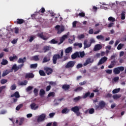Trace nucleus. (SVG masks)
<instances>
[{
    "instance_id": "nucleus-1",
    "label": "nucleus",
    "mask_w": 126,
    "mask_h": 126,
    "mask_svg": "<svg viewBox=\"0 0 126 126\" xmlns=\"http://www.w3.org/2000/svg\"><path fill=\"white\" fill-rule=\"evenodd\" d=\"M63 50H62L60 55L58 54H55L53 57V63L54 64H56L57 63V61L58 60H62L63 59Z\"/></svg>"
},
{
    "instance_id": "nucleus-2",
    "label": "nucleus",
    "mask_w": 126,
    "mask_h": 126,
    "mask_svg": "<svg viewBox=\"0 0 126 126\" xmlns=\"http://www.w3.org/2000/svg\"><path fill=\"white\" fill-rule=\"evenodd\" d=\"M55 29L57 30V34H61L64 31V27L63 26H61L60 25H57L55 27Z\"/></svg>"
},
{
    "instance_id": "nucleus-3",
    "label": "nucleus",
    "mask_w": 126,
    "mask_h": 126,
    "mask_svg": "<svg viewBox=\"0 0 126 126\" xmlns=\"http://www.w3.org/2000/svg\"><path fill=\"white\" fill-rule=\"evenodd\" d=\"M79 110H80V108H79V107L77 106L73 107L71 109V111L75 113L77 116H80V112H79Z\"/></svg>"
},
{
    "instance_id": "nucleus-4",
    "label": "nucleus",
    "mask_w": 126,
    "mask_h": 126,
    "mask_svg": "<svg viewBox=\"0 0 126 126\" xmlns=\"http://www.w3.org/2000/svg\"><path fill=\"white\" fill-rule=\"evenodd\" d=\"M76 63L75 61H69L65 65V68H72Z\"/></svg>"
},
{
    "instance_id": "nucleus-5",
    "label": "nucleus",
    "mask_w": 126,
    "mask_h": 126,
    "mask_svg": "<svg viewBox=\"0 0 126 126\" xmlns=\"http://www.w3.org/2000/svg\"><path fill=\"white\" fill-rule=\"evenodd\" d=\"M23 66H24V63L21 64L18 66H17L16 64H14L12 67V69L14 70L15 71H17L19 69H21Z\"/></svg>"
},
{
    "instance_id": "nucleus-6",
    "label": "nucleus",
    "mask_w": 126,
    "mask_h": 126,
    "mask_svg": "<svg viewBox=\"0 0 126 126\" xmlns=\"http://www.w3.org/2000/svg\"><path fill=\"white\" fill-rule=\"evenodd\" d=\"M47 35H48L47 33H45V34H43V32L38 34V37L41 38V39H42V40H44V41H47L48 40V39H49V37H48V36H47Z\"/></svg>"
},
{
    "instance_id": "nucleus-7",
    "label": "nucleus",
    "mask_w": 126,
    "mask_h": 126,
    "mask_svg": "<svg viewBox=\"0 0 126 126\" xmlns=\"http://www.w3.org/2000/svg\"><path fill=\"white\" fill-rule=\"evenodd\" d=\"M107 60H108V58H107L106 57L104 56L102 57L99 60L97 63V65H101V64H103V63H106Z\"/></svg>"
},
{
    "instance_id": "nucleus-8",
    "label": "nucleus",
    "mask_w": 126,
    "mask_h": 126,
    "mask_svg": "<svg viewBox=\"0 0 126 126\" xmlns=\"http://www.w3.org/2000/svg\"><path fill=\"white\" fill-rule=\"evenodd\" d=\"M44 70L45 71L46 73H47V75H50V74L53 73V69L52 68L45 67Z\"/></svg>"
},
{
    "instance_id": "nucleus-9",
    "label": "nucleus",
    "mask_w": 126,
    "mask_h": 126,
    "mask_svg": "<svg viewBox=\"0 0 126 126\" xmlns=\"http://www.w3.org/2000/svg\"><path fill=\"white\" fill-rule=\"evenodd\" d=\"M46 119V115L45 114H41L37 118V122L40 123L41 122H44V120Z\"/></svg>"
},
{
    "instance_id": "nucleus-10",
    "label": "nucleus",
    "mask_w": 126,
    "mask_h": 126,
    "mask_svg": "<svg viewBox=\"0 0 126 126\" xmlns=\"http://www.w3.org/2000/svg\"><path fill=\"white\" fill-rule=\"evenodd\" d=\"M94 63V60L93 59L91 60V58H88L86 60V62L84 63L83 65H84V66H86V65H88L89 63Z\"/></svg>"
},
{
    "instance_id": "nucleus-11",
    "label": "nucleus",
    "mask_w": 126,
    "mask_h": 126,
    "mask_svg": "<svg viewBox=\"0 0 126 126\" xmlns=\"http://www.w3.org/2000/svg\"><path fill=\"white\" fill-rule=\"evenodd\" d=\"M71 58L72 60H75V59H77V58H80V56H79V52L77 51L75 52L71 55Z\"/></svg>"
},
{
    "instance_id": "nucleus-12",
    "label": "nucleus",
    "mask_w": 126,
    "mask_h": 126,
    "mask_svg": "<svg viewBox=\"0 0 126 126\" xmlns=\"http://www.w3.org/2000/svg\"><path fill=\"white\" fill-rule=\"evenodd\" d=\"M106 106V103L104 102V101H101L99 102L98 106H97V108H100L101 109H103L104 107Z\"/></svg>"
},
{
    "instance_id": "nucleus-13",
    "label": "nucleus",
    "mask_w": 126,
    "mask_h": 126,
    "mask_svg": "<svg viewBox=\"0 0 126 126\" xmlns=\"http://www.w3.org/2000/svg\"><path fill=\"white\" fill-rule=\"evenodd\" d=\"M34 75L32 73H28L25 75V78H34Z\"/></svg>"
},
{
    "instance_id": "nucleus-14",
    "label": "nucleus",
    "mask_w": 126,
    "mask_h": 126,
    "mask_svg": "<svg viewBox=\"0 0 126 126\" xmlns=\"http://www.w3.org/2000/svg\"><path fill=\"white\" fill-rule=\"evenodd\" d=\"M11 97L13 98V97H15V98H20V94H19V92H16L13 94L11 95Z\"/></svg>"
},
{
    "instance_id": "nucleus-15",
    "label": "nucleus",
    "mask_w": 126,
    "mask_h": 126,
    "mask_svg": "<svg viewBox=\"0 0 126 126\" xmlns=\"http://www.w3.org/2000/svg\"><path fill=\"white\" fill-rule=\"evenodd\" d=\"M50 50H51V46H45L43 47V51L44 53H47Z\"/></svg>"
},
{
    "instance_id": "nucleus-16",
    "label": "nucleus",
    "mask_w": 126,
    "mask_h": 126,
    "mask_svg": "<svg viewBox=\"0 0 126 126\" xmlns=\"http://www.w3.org/2000/svg\"><path fill=\"white\" fill-rule=\"evenodd\" d=\"M31 108L32 110H37L39 108V106L37 105L36 106V103H32L31 104Z\"/></svg>"
},
{
    "instance_id": "nucleus-17",
    "label": "nucleus",
    "mask_w": 126,
    "mask_h": 126,
    "mask_svg": "<svg viewBox=\"0 0 126 126\" xmlns=\"http://www.w3.org/2000/svg\"><path fill=\"white\" fill-rule=\"evenodd\" d=\"M69 88H70V86L69 85L64 84L62 86V89H63L65 91H67Z\"/></svg>"
},
{
    "instance_id": "nucleus-18",
    "label": "nucleus",
    "mask_w": 126,
    "mask_h": 126,
    "mask_svg": "<svg viewBox=\"0 0 126 126\" xmlns=\"http://www.w3.org/2000/svg\"><path fill=\"white\" fill-rule=\"evenodd\" d=\"M102 49V46L100 44H96L94 48V51H99Z\"/></svg>"
},
{
    "instance_id": "nucleus-19",
    "label": "nucleus",
    "mask_w": 126,
    "mask_h": 126,
    "mask_svg": "<svg viewBox=\"0 0 126 126\" xmlns=\"http://www.w3.org/2000/svg\"><path fill=\"white\" fill-rule=\"evenodd\" d=\"M26 62V57H24L22 58H19L18 60V63H24Z\"/></svg>"
},
{
    "instance_id": "nucleus-20",
    "label": "nucleus",
    "mask_w": 126,
    "mask_h": 126,
    "mask_svg": "<svg viewBox=\"0 0 126 126\" xmlns=\"http://www.w3.org/2000/svg\"><path fill=\"white\" fill-rule=\"evenodd\" d=\"M64 52L65 54H69V53H71V52H72V47H69L66 48Z\"/></svg>"
},
{
    "instance_id": "nucleus-21",
    "label": "nucleus",
    "mask_w": 126,
    "mask_h": 126,
    "mask_svg": "<svg viewBox=\"0 0 126 126\" xmlns=\"http://www.w3.org/2000/svg\"><path fill=\"white\" fill-rule=\"evenodd\" d=\"M9 61L10 62H13L14 60H17V56L15 55V54H13V56H10L9 58Z\"/></svg>"
},
{
    "instance_id": "nucleus-22",
    "label": "nucleus",
    "mask_w": 126,
    "mask_h": 126,
    "mask_svg": "<svg viewBox=\"0 0 126 126\" xmlns=\"http://www.w3.org/2000/svg\"><path fill=\"white\" fill-rule=\"evenodd\" d=\"M0 64L2 65H6V64H8V61H7L6 59H3Z\"/></svg>"
},
{
    "instance_id": "nucleus-23",
    "label": "nucleus",
    "mask_w": 126,
    "mask_h": 126,
    "mask_svg": "<svg viewBox=\"0 0 126 126\" xmlns=\"http://www.w3.org/2000/svg\"><path fill=\"white\" fill-rule=\"evenodd\" d=\"M66 38H67V35H63L61 38L60 39V43L61 44L63 43V41H64V40H65V39H66Z\"/></svg>"
},
{
    "instance_id": "nucleus-24",
    "label": "nucleus",
    "mask_w": 126,
    "mask_h": 126,
    "mask_svg": "<svg viewBox=\"0 0 126 126\" xmlns=\"http://www.w3.org/2000/svg\"><path fill=\"white\" fill-rule=\"evenodd\" d=\"M69 113V109H67V108H65L62 111V114H68Z\"/></svg>"
},
{
    "instance_id": "nucleus-25",
    "label": "nucleus",
    "mask_w": 126,
    "mask_h": 126,
    "mask_svg": "<svg viewBox=\"0 0 126 126\" xmlns=\"http://www.w3.org/2000/svg\"><path fill=\"white\" fill-rule=\"evenodd\" d=\"M112 97L114 100H117V99H120L122 97V95L121 94H116L113 95Z\"/></svg>"
},
{
    "instance_id": "nucleus-26",
    "label": "nucleus",
    "mask_w": 126,
    "mask_h": 126,
    "mask_svg": "<svg viewBox=\"0 0 126 126\" xmlns=\"http://www.w3.org/2000/svg\"><path fill=\"white\" fill-rule=\"evenodd\" d=\"M91 94V93H90V92L86 93L84 95H83V99H86V98L90 97Z\"/></svg>"
},
{
    "instance_id": "nucleus-27",
    "label": "nucleus",
    "mask_w": 126,
    "mask_h": 126,
    "mask_svg": "<svg viewBox=\"0 0 126 126\" xmlns=\"http://www.w3.org/2000/svg\"><path fill=\"white\" fill-rule=\"evenodd\" d=\"M113 72L114 74H120V72L118 67L113 69Z\"/></svg>"
},
{
    "instance_id": "nucleus-28",
    "label": "nucleus",
    "mask_w": 126,
    "mask_h": 126,
    "mask_svg": "<svg viewBox=\"0 0 126 126\" xmlns=\"http://www.w3.org/2000/svg\"><path fill=\"white\" fill-rule=\"evenodd\" d=\"M22 23H24V20L22 19H17V24H22Z\"/></svg>"
},
{
    "instance_id": "nucleus-29",
    "label": "nucleus",
    "mask_w": 126,
    "mask_h": 126,
    "mask_svg": "<svg viewBox=\"0 0 126 126\" xmlns=\"http://www.w3.org/2000/svg\"><path fill=\"white\" fill-rule=\"evenodd\" d=\"M121 91V89H115L112 91L113 94H117V93H119L120 91Z\"/></svg>"
},
{
    "instance_id": "nucleus-30",
    "label": "nucleus",
    "mask_w": 126,
    "mask_h": 126,
    "mask_svg": "<svg viewBox=\"0 0 126 126\" xmlns=\"http://www.w3.org/2000/svg\"><path fill=\"white\" fill-rule=\"evenodd\" d=\"M96 38H97V40L101 39L102 41L105 40V37L102 35H99L96 36Z\"/></svg>"
},
{
    "instance_id": "nucleus-31",
    "label": "nucleus",
    "mask_w": 126,
    "mask_h": 126,
    "mask_svg": "<svg viewBox=\"0 0 126 126\" xmlns=\"http://www.w3.org/2000/svg\"><path fill=\"white\" fill-rule=\"evenodd\" d=\"M39 73L40 76H46V73L43 70H40L39 71Z\"/></svg>"
},
{
    "instance_id": "nucleus-32",
    "label": "nucleus",
    "mask_w": 126,
    "mask_h": 126,
    "mask_svg": "<svg viewBox=\"0 0 126 126\" xmlns=\"http://www.w3.org/2000/svg\"><path fill=\"white\" fill-rule=\"evenodd\" d=\"M46 94V92H45V90L44 89H42L39 91V95L40 96H44V94Z\"/></svg>"
},
{
    "instance_id": "nucleus-33",
    "label": "nucleus",
    "mask_w": 126,
    "mask_h": 126,
    "mask_svg": "<svg viewBox=\"0 0 126 126\" xmlns=\"http://www.w3.org/2000/svg\"><path fill=\"white\" fill-rule=\"evenodd\" d=\"M33 61L35 62H37V61L40 60V58H39V55H35L32 57Z\"/></svg>"
},
{
    "instance_id": "nucleus-34",
    "label": "nucleus",
    "mask_w": 126,
    "mask_h": 126,
    "mask_svg": "<svg viewBox=\"0 0 126 126\" xmlns=\"http://www.w3.org/2000/svg\"><path fill=\"white\" fill-rule=\"evenodd\" d=\"M50 58H47V57H44L43 58V60L42 61L43 63H48V62H50Z\"/></svg>"
},
{
    "instance_id": "nucleus-35",
    "label": "nucleus",
    "mask_w": 126,
    "mask_h": 126,
    "mask_svg": "<svg viewBox=\"0 0 126 126\" xmlns=\"http://www.w3.org/2000/svg\"><path fill=\"white\" fill-rule=\"evenodd\" d=\"M124 46H125L124 44H122V43L119 44L117 46V50H122Z\"/></svg>"
},
{
    "instance_id": "nucleus-36",
    "label": "nucleus",
    "mask_w": 126,
    "mask_h": 126,
    "mask_svg": "<svg viewBox=\"0 0 126 126\" xmlns=\"http://www.w3.org/2000/svg\"><path fill=\"white\" fill-rule=\"evenodd\" d=\"M73 45H74V47H76L78 46L79 47V48H82V43H74Z\"/></svg>"
},
{
    "instance_id": "nucleus-37",
    "label": "nucleus",
    "mask_w": 126,
    "mask_h": 126,
    "mask_svg": "<svg viewBox=\"0 0 126 126\" xmlns=\"http://www.w3.org/2000/svg\"><path fill=\"white\" fill-rule=\"evenodd\" d=\"M56 96V93L55 92H50L48 94V97H55Z\"/></svg>"
},
{
    "instance_id": "nucleus-38",
    "label": "nucleus",
    "mask_w": 126,
    "mask_h": 126,
    "mask_svg": "<svg viewBox=\"0 0 126 126\" xmlns=\"http://www.w3.org/2000/svg\"><path fill=\"white\" fill-rule=\"evenodd\" d=\"M28 81L26 80H24L23 82H21L19 84V85L23 86V85H27Z\"/></svg>"
},
{
    "instance_id": "nucleus-39",
    "label": "nucleus",
    "mask_w": 126,
    "mask_h": 126,
    "mask_svg": "<svg viewBox=\"0 0 126 126\" xmlns=\"http://www.w3.org/2000/svg\"><path fill=\"white\" fill-rule=\"evenodd\" d=\"M37 66H38V64L37 63L32 64L30 65L31 68H37Z\"/></svg>"
},
{
    "instance_id": "nucleus-40",
    "label": "nucleus",
    "mask_w": 126,
    "mask_h": 126,
    "mask_svg": "<svg viewBox=\"0 0 126 126\" xmlns=\"http://www.w3.org/2000/svg\"><path fill=\"white\" fill-rule=\"evenodd\" d=\"M9 72L7 70H6L5 71H3L2 74V77H4V76H6L7 74H8Z\"/></svg>"
},
{
    "instance_id": "nucleus-41",
    "label": "nucleus",
    "mask_w": 126,
    "mask_h": 126,
    "mask_svg": "<svg viewBox=\"0 0 126 126\" xmlns=\"http://www.w3.org/2000/svg\"><path fill=\"white\" fill-rule=\"evenodd\" d=\"M81 99V97L79 96L78 97H76L74 98L73 101L74 102H78V101H79V100H80Z\"/></svg>"
},
{
    "instance_id": "nucleus-42",
    "label": "nucleus",
    "mask_w": 126,
    "mask_h": 126,
    "mask_svg": "<svg viewBox=\"0 0 126 126\" xmlns=\"http://www.w3.org/2000/svg\"><path fill=\"white\" fill-rule=\"evenodd\" d=\"M80 58H84V56H85V53L84 51L79 52Z\"/></svg>"
},
{
    "instance_id": "nucleus-43",
    "label": "nucleus",
    "mask_w": 126,
    "mask_h": 126,
    "mask_svg": "<svg viewBox=\"0 0 126 126\" xmlns=\"http://www.w3.org/2000/svg\"><path fill=\"white\" fill-rule=\"evenodd\" d=\"M108 21H112V22H115L116 21V19L113 17H109L108 19Z\"/></svg>"
},
{
    "instance_id": "nucleus-44",
    "label": "nucleus",
    "mask_w": 126,
    "mask_h": 126,
    "mask_svg": "<svg viewBox=\"0 0 126 126\" xmlns=\"http://www.w3.org/2000/svg\"><path fill=\"white\" fill-rule=\"evenodd\" d=\"M121 19L122 20H125V19H126V14H125V12H123L122 13H121Z\"/></svg>"
},
{
    "instance_id": "nucleus-45",
    "label": "nucleus",
    "mask_w": 126,
    "mask_h": 126,
    "mask_svg": "<svg viewBox=\"0 0 126 126\" xmlns=\"http://www.w3.org/2000/svg\"><path fill=\"white\" fill-rule=\"evenodd\" d=\"M22 107H23V104H19L16 107V111H19V110H20Z\"/></svg>"
},
{
    "instance_id": "nucleus-46",
    "label": "nucleus",
    "mask_w": 126,
    "mask_h": 126,
    "mask_svg": "<svg viewBox=\"0 0 126 126\" xmlns=\"http://www.w3.org/2000/svg\"><path fill=\"white\" fill-rule=\"evenodd\" d=\"M49 43L50 44H58V41L55 40V39H53L50 41H49Z\"/></svg>"
},
{
    "instance_id": "nucleus-47",
    "label": "nucleus",
    "mask_w": 126,
    "mask_h": 126,
    "mask_svg": "<svg viewBox=\"0 0 126 126\" xmlns=\"http://www.w3.org/2000/svg\"><path fill=\"white\" fill-rule=\"evenodd\" d=\"M6 88V86H2L1 87H0V94L3 91V89H5Z\"/></svg>"
},
{
    "instance_id": "nucleus-48",
    "label": "nucleus",
    "mask_w": 126,
    "mask_h": 126,
    "mask_svg": "<svg viewBox=\"0 0 126 126\" xmlns=\"http://www.w3.org/2000/svg\"><path fill=\"white\" fill-rule=\"evenodd\" d=\"M83 89V88L82 87H77L74 90V91L76 92V91H81Z\"/></svg>"
},
{
    "instance_id": "nucleus-49",
    "label": "nucleus",
    "mask_w": 126,
    "mask_h": 126,
    "mask_svg": "<svg viewBox=\"0 0 126 126\" xmlns=\"http://www.w3.org/2000/svg\"><path fill=\"white\" fill-rule=\"evenodd\" d=\"M38 92H39V90L38 89H34L33 90V93L35 96H37L38 95Z\"/></svg>"
},
{
    "instance_id": "nucleus-50",
    "label": "nucleus",
    "mask_w": 126,
    "mask_h": 126,
    "mask_svg": "<svg viewBox=\"0 0 126 126\" xmlns=\"http://www.w3.org/2000/svg\"><path fill=\"white\" fill-rule=\"evenodd\" d=\"M7 82V80L3 79L1 80L0 83L1 84H5Z\"/></svg>"
},
{
    "instance_id": "nucleus-51",
    "label": "nucleus",
    "mask_w": 126,
    "mask_h": 126,
    "mask_svg": "<svg viewBox=\"0 0 126 126\" xmlns=\"http://www.w3.org/2000/svg\"><path fill=\"white\" fill-rule=\"evenodd\" d=\"M118 67L120 72H121V71H124L125 70V67L124 66H119Z\"/></svg>"
},
{
    "instance_id": "nucleus-52",
    "label": "nucleus",
    "mask_w": 126,
    "mask_h": 126,
    "mask_svg": "<svg viewBox=\"0 0 126 126\" xmlns=\"http://www.w3.org/2000/svg\"><path fill=\"white\" fill-rule=\"evenodd\" d=\"M36 37L35 36H30V38L29 39V42H32L35 38Z\"/></svg>"
},
{
    "instance_id": "nucleus-53",
    "label": "nucleus",
    "mask_w": 126,
    "mask_h": 126,
    "mask_svg": "<svg viewBox=\"0 0 126 126\" xmlns=\"http://www.w3.org/2000/svg\"><path fill=\"white\" fill-rule=\"evenodd\" d=\"M95 112V110L94 108H91L89 109V114H92Z\"/></svg>"
},
{
    "instance_id": "nucleus-54",
    "label": "nucleus",
    "mask_w": 126,
    "mask_h": 126,
    "mask_svg": "<svg viewBox=\"0 0 126 126\" xmlns=\"http://www.w3.org/2000/svg\"><path fill=\"white\" fill-rule=\"evenodd\" d=\"M91 46V43L88 44L87 43H84V49H86V48H89Z\"/></svg>"
},
{
    "instance_id": "nucleus-55",
    "label": "nucleus",
    "mask_w": 126,
    "mask_h": 126,
    "mask_svg": "<svg viewBox=\"0 0 126 126\" xmlns=\"http://www.w3.org/2000/svg\"><path fill=\"white\" fill-rule=\"evenodd\" d=\"M78 16H80V17H84L85 16V13L83 12L79 13Z\"/></svg>"
},
{
    "instance_id": "nucleus-56",
    "label": "nucleus",
    "mask_w": 126,
    "mask_h": 126,
    "mask_svg": "<svg viewBox=\"0 0 126 126\" xmlns=\"http://www.w3.org/2000/svg\"><path fill=\"white\" fill-rule=\"evenodd\" d=\"M23 122H24V118H20V122H19V126H21V125H22L23 124Z\"/></svg>"
},
{
    "instance_id": "nucleus-57",
    "label": "nucleus",
    "mask_w": 126,
    "mask_h": 126,
    "mask_svg": "<svg viewBox=\"0 0 126 126\" xmlns=\"http://www.w3.org/2000/svg\"><path fill=\"white\" fill-rule=\"evenodd\" d=\"M33 89V87L32 86H29L27 88V92H29V91H31Z\"/></svg>"
},
{
    "instance_id": "nucleus-58",
    "label": "nucleus",
    "mask_w": 126,
    "mask_h": 126,
    "mask_svg": "<svg viewBox=\"0 0 126 126\" xmlns=\"http://www.w3.org/2000/svg\"><path fill=\"white\" fill-rule=\"evenodd\" d=\"M76 24H77V21H75L72 23V27L73 28H75L76 27Z\"/></svg>"
},
{
    "instance_id": "nucleus-59",
    "label": "nucleus",
    "mask_w": 126,
    "mask_h": 126,
    "mask_svg": "<svg viewBox=\"0 0 126 126\" xmlns=\"http://www.w3.org/2000/svg\"><path fill=\"white\" fill-rule=\"evenodd\" d=\"M106 73H108V74H112L113 71L111 69H107L106 70Z\"/></svg>"
},
{
    "instance_id": "nucleus-60",
    "label": "nucleus",
    "mask_w": 126,
    "mask_h": 126,
    "mask_svg": "<svg viewBox=\"0 0 126 126\" xmlns=\"http://www.w3.org/2000/svg\"><path fill=\"white\" fill-rule=\"evenodd\" d=\"M82 66H83V65L82 64V63H79L77 65L76 68H81V67H82Z\"/></svg>"
},
{
    "instance_id": "nucleus-61",
    "label": "nucleus",
    "mask_w": 126,
    "mask_h": 126,
    "mask_svg": "<svg viewBox=\"0 0 126 126\" xmlns=\"http://www.w3.org/2000/svg\"><path fill=\"white\" fill-rule=\"evenodd\" d=\"M46 11V10L45 9V8L42 7L40 10H39V12H41V13H44Z\"/></svg>"
},
{
    "instance_id": "nucleus-62",
    "label": "nucleus",
    "mask_w": 126,
    "mask_h": 126,
    "mask_svg": "<svg viewBox=\"0 0 126 126\" xmlns=\"http://www.w3.org/2000/svg\"><path fill=\"white\" fill-rule=\"evenodd\" d=\"M119 79H120V77H119V76L115 77L113 78V80L114 81H115V82H117V81H119Z\"/></svg>"
},
{
    "instance_id": "nucleus-63",
    "label": "nucleus",
    "mask_w": 126,
    "mask_h": 126,
    "mask_svg": "<svg viewBox=\"0 0 126 126\" xmlns=\"http://www.w3.org/2000/svg\"><path fill=\"white\" fill-rule=\"evenodd\" d=\"M16 89V86L12 85L11 87V90H15Z\"/></svg>"
},
{
    "instance_id": "nucleus-64",
    "label": "nucleus",
    "mask_w": 126,
    "mask_h": 126,
    "mask_svg": "<svg viewBox=\"0 0 126 126\" xmlns=\"http://www.w3.org/2000/svg\"><path fill=\"white\" fill-rule=\"evenodd\" d=\"M84 38V34H81L78 36V39H83Z\"/></svg>"
}]
</instances>
